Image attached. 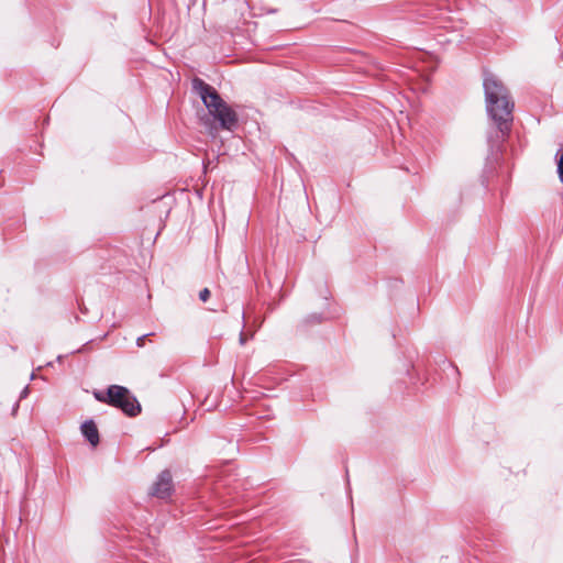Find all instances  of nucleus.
<instances>
[{
  "label": "nucleus",
  "instance_id": "1",
  "mask_svg": "<svg viewBox=\"0 0 563 563\" xmlns=\"http://www.w3.org/2000/svg\"><path fill=\"white\" fill-rule=\"evenodd\" d=\"M485 104L490 119L504 134L512 121L514 103L504 84L493 74L484 78Z\"/></svg>",
  "mask_w": 563,
  "mask_h": 563
},
{
  "label": "nucleus",
  "instance_id": "2",
  "mask_svg": "<svg viewBox=\"0 0 563 563\" xmlns=\"http://www.w3.org/2000/svg\"><path fill=\"white\" fill-rule=\"evenodd\" d=\"M200 98L209 114L219 122L223 130L232 131L238 123L235 111L219 96L214 88L199 81Z\"/></svg>",
  "mask_w": 563,
  "mask_h": 563
},
{
  "label": "nucleus",
  "instance_id": "3",
  "mask_svg": "<svg viewBox=\"0 0 563 563\" xmlns=\"http://www.w3.org/2000/svg\"><path fill=\"white\" fill-rule=\"evenodd\" d=\"M96 397L99 400L108 401L110 405L121 408L130 416H134L140 411V405L136 399L122 386L113 385L109 387L106 397H101L99 394H96Z\"/></svg>",
  "mask_w": 563,
  "mask_h": 563
},
{
  "label": "nucleus",
  "instance_id": "4",
  "mask_svg": "<svg viewBox=\"0 0 563 563\" xmlns=\"http://www.w3.org/2000/svg\"><path fill=\"white\" fill-rule=\"evenodd\" d=\"M173 490V479L168 471H163L153 485V495L159 498H165L170 495Z\"/></svg>",
  "mask_w": 563,
  "mask_h": 563
},
{
  "label": "nucleus",
  "instance_id": "5",
  "mask_svg": "<svg viewBox=\"0 0 563 563\" xmlns=\"http://www.w3.org/2000/svg\"><path fill=\"white\" fill-rule=\"evenodd\" d=\"M81 432L92 446L99 443V433L93 421H86L81 426Z\"/></svg>",
  "mask_w": 563,
  "mask_h": 563
},
{
  "label": "nucleus",
  "instance_id": "6",
  "mask_svg": "<svg viewBox=\"0 0 563 563\" xmlns=\"http://www.w3.org/2000/svg\"><path fill=\"white\" fill-rule=\"evenodd\" d=\"M558 170H559L560 178L563 181V153L561 154V156L559 158Z\"/></svg>",
  "mask_w": 563,
  "mask_h": 563
},
{
  "label": "nucleus",
  "instance_id": "7",
  "mask_svg": "<svg viewBox=\"0 0 563 563\" xmlns=\"http://www.w3.org/2000/svg\"><path fill=\"white\" fill-rule=\"evenodd\" d=\"M210 296V291L208 288H203L200 292H199V298L202 300V301H207V299L209 298Z\"/></svg>",
  "mask_w": 563,
  "mask_h": 563
},
{
  "label": "nucleus",
  "instance_id": "8",
  "mask_svg": "<svg viewBox=\"0 0 563 563\" xmlns=\"http://www.w3.org/2000/svg\"><path fill=\"white\" fill-rule=\"evenodd\" d=\"M144 340H145V335L137 338V340H136L137 346L142 347L144 345Z\"/></svg>",
  "mask_w": 563,
  "mask_h": 563
},
{
  "label": "nucleus",
  "instance_id": "9",
  "mask_svg": "<svg viewBox=\"0 0 563 563\" xmlns=\"http://www.w3.org/2000/svg\"><path fill=\"white\" fill-rule=\"evenodd\" d=\"M240 342H241V344H243V343L245 342V340H244V336H243V335H241V336H240Z\"/></svg>",
  "mask_w": 563,
  "mask_h": 563
}]
</instances>
